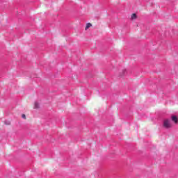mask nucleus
<instances>
[{
    "mask_svg": "<svg viewBox=\"0 0 178 178\" xmlns=\"http://www.w3.org/2000/svg\"><path fill=\"white\" fill-rule=\"evenodd\" d=\"M171 119L172 120V122H175V123L177 124L178 120H177V117L176 115H172L171 117Z\"/></svg>",
    "mask_w": 178,
    "mask_h": 178,
    "instance_id": "f03ea898",
    "label": "nucleus"
},
{
    "mask_svg": "<svg viewBox=\"0 0 178 178\" xmlns=\"http://www.w3.org/2000/svg\"><path fill=\"white\" fill-rule=\"evenodd\" d=\"M8 124H10V122H8Z\"/></svg>",
    "mask_w": 178,
    "mask_h": 178,
    "instance_id": "6e6552de",
    "label": "nucleus"
},
{
    "mask_svg": "<svg viewBox=\"0 0 178 178\" xmlns=\"http://www.w3.org/2000/svg\"><path fill=\"white\" fill-rule=\"evenodd\" d=\"M163 126L165 129H170V127H172V123H170V120H164L163 122Z\"/></svg>",
    "mask_w": 178,
    "mask_h": 178,
    "instance_id": "f257e3e1",
    "label": "nucleus"
},
{
    "mask_svg": "<svg viewBox=\"0 0 178 178\" xmlns=\"http://www.w3.org/2000/svg\"><path fill=\"white\" fill-rule=\"evenodd\" d=\"M131 19H132V20H134V19H137V15L132 14Z\"/></svg>",
    "mask_w": 178,
    "mask_h": 178,
    "instance_id": "39448f33",
    "label": "nucleus"
},
{
    "mask_svg": "<svg viewBox=\"0 0 178 178\" xmlns=\"http://www.w3.org/2000/svg\"><path fill=\"white\" fill-rule=\"evenodd\" d=\"M40 108V104L38 102H35L34 104V109H38Z\"/></svg>",
    "mask_w": 178,
    "mask_h": 178,
    "instance_id": "7ed1b4c3",
    "label": "nucleus"
},
{
    "mask_svg": "<svg viewBox=\"0 0 178 178\" xmlns=\"http://www.w3.org/2000/svg\"><path fill=\"white\" fill-rule=\"evenodd\" d=\"M22 119H26V115L23 114V115H22Z\"/></svg>",
    "mask_w": 178,
    "mask_h": 178,
    "instance_id": "0eeeda50",
    "label": "nucleus"
},
{
    "mask_svg": "<svg viewBox=\"0 0 178 178\" xmlns=\"http://www.w3.org/2000/svg\"><path fill=\"white\" fill-rule=\"evenodd\" d=\"M127 70H122V74H121V76H123L124 74H126Z\"/></svg>",
    "mask_w": 178,
    "mask_h": 178,
    "instance_id": "423d86ee",
    "label": "nucleus"
},
{
    "mask_svg": "<svg viewBox=\"0 0 178 178\" xmlns=\"http://www.w3.org/2000/svg\"><path fill=\"white\" fill-rule=\"evenodd\" d=\"M92 26V24H91V23H88L86 26V30H88V29H90V27H91Z\"/></svg>",
    "mask_w": 178,
    "mask_h": 178,
    "instance_id": "20e7f679",
    "label": "nucleus"
}]
</instances>
